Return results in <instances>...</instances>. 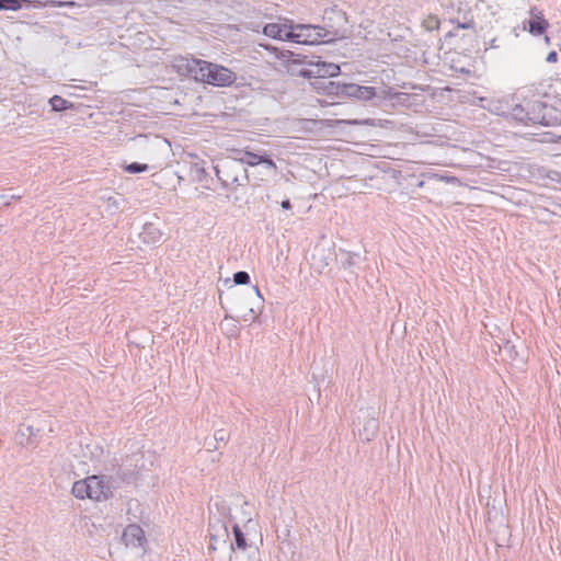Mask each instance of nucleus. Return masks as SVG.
<instances>
[{
	"label": "nucleus",
	"mask_w": 561,
	"mask_h": 561,
	"mask_svg": "<svg viewBox=\"0 0 561 561\" xmlns=\"http://www.w3.org/2000/svg\"><path fill=\"white\" fill-rule=\"evenodd\" d=\"M210 539H211V540H215V539H216V536H215V535H213V534H210Z\"/></svg>",
	"instance_id": "nucleus-44"
},
{
	"label": "nucleus",
	"mask_w": 561,
	"mask_h": 561,
	"mask_svg": "<svg viewBox=\"0 0 561 561\" xmlns=\"http://www.w3.org/2000/svg\"><path fill=\"white\" fill-rule=\"evenodd\" d=\"M142 459V455L133 454L124 459V462L117 469V478L126 484L135 483L140 478V469L144 467L138 465Z\"/></svg>",
	"instance_id": "nucleus-8"
},
{
	"label": "nucleus",
	"mask_w": 561,
	"mask_h": 561,
	"mask_svg": "<svg viewBox=\"0 0 561 561\" xmlns=\"http://www.w3.org/2000/svg\"><path fill=\"white\" fill-rule=\"evenodd\" d=\"M230 433L224 428L215 431L214 440L215 443H228Z\"/></svg>",
	"instance_id": "nucleus-29"
},
{
	"label": "nucleus",
	"mask_w": 561,
	"mask_h": 561,
	"mask_svg": "<svg viewBox=\"0 0 561 561\" xmlns=\"http://www.w3.org/2000/svg\"><path fill=\"white\" fill-rule=\"evenodd\" d=\"M149 165L140 162H131L123 165V170L130 174H138L148 171Z\"/></svg>",
	"instance_id": "nucleus-24"
},
{
	"label": "nucleus",
	"mask_w": 561,
	"mask_h": 561,
	"mask_svg": "<svg viewBox=\"0 0 561 561\" xmlns=\"http://www.w3.org/2000/svg\"><path fill=\"white\" fill-rule=\"evenodd\" d=\"M510 350H511V353L517 354V351H515V346L514 345H511Z\"/></svg>",
	"instance_id": "nucleus-39"
},
{
	"label": "nucleus",
	"mask_w": 561,
	"mask_h": 561,
	"mask_svg": "<svg viewBox=\"0 0 561 561\" xmlns=\"http://www.w3.org/2000/svg\"><path fill=\"white\" fill-rule=\"evenodd\" d=\"M162 232L160 228L153 222H146L139 233V238L146 244H154L160 241Z\"/></svg>",
	"instance_id": "nucleus-17"
},
{
	"label": "nucleus",
	"mask_w": 561,
	"mask_h": 561,
	"mask_svg": "<svg viewBox=\"0 0 561 561\" xmlns=\"http://www.w3.org/2000/svg\"><path fill=\"white\" fill-rule=\"evenodd\" d=\"M439 25L440 21L435 14H428L422 22V26L428 32L438 30Z\"/></svg>",
	"instance_id": "nucleus-25"
},
{
	"label": "nucleus",
	"mask_w": 561,
	"mask_h": 561,
	"mask_svg": "<svg viewBox=\"0 0 561 561\" xmlns=\"http://www.w3.org/2000/svg\"><path fill=\"white\" fill-rule=\"evenodd\" d=\"M48 103L54 112H64L73 108V104L60 95H53Z\"/></svg>",
	"instance_id": "nucleus-21"
},
{
	"label": "nucleus",
	"mask_w": 561,
	"mask_h": 561,
	"mask_svg": "<svg viewBox=\"0 0 561 561\" xmlns=\"http://www.w3.org/2000/svg\"><path fill=\"white\" fill-rule=\"evenodd\" d=\"M314 81L311 82L312 88L319 93L327 95V82L330 81L327 78L323 77H312Z\"/></svg>",
	"instance_id": "nucleus-26"
},
{
	"label": "nucleus",
	"mask_w": 561,
	"mask_h": 561,
	"mask_svg": "<svg viewBox=\"0 0 561 561\" xmlns=\"http://www.w3.org/2000/svg\"><path fill=\"white\" fill-rule=\"evenodd\" d=\"M221 297H222V291H221V290H219V304H220V306L224 308V305H222V298H221Z\"/></svg>",
	"instance_id": "nucleus-37"
},
{
	"label": "nucleus",
	"mask_w": 561,
	"mask_h": 561,
	"mask_svg": "<svg viewBox=\"0 0 561 561\" xmlns=\"http://www.w3.org/2000/svg\"><path fill=\"white\" fill-rule=\"evenodd\" d=\"M249 313H251V314H252V321H253V322H260V320H259V318H260V312H256V311L254 310V308H250Z\"/></svg>",
	"instance_id": "nucleus-31"
},
{
	"label": "nucleus",
	"mask_w": 561,
	"mask_h": 561,
	"mask_svg": "<svg viewBox=\"0 0 561 561\" xmlns=\"http://www.w3.org/2000/svg\"><path fill=\"white\" fill-rule=\"evenodd\" d=\"M204 60L198 58L178 57L173 61V68L175 71L183 77L191 78L196 82L199 81V77L203 76L202 67Z\"/></svg>",
	"instance_id": "nucleus-9"
},
{
	"label": "nucleus",
	"mask_w": 561,
	"mask_h": 561,
	"mask_svg": "<svg viewBox=\"0 0 561 561\" xmlns=\"http://www.w3.org/2000/svg\"><path fill=\"white\" fill-rule=\"evenodd\" d=\"M430 180H435V181H443V180H446L447 182L449 181H454L456 180L455 178H447V176H437V175H434L432 178H430Z\"/></svg>",
	"instance_id": "nucleus-34"
},
{
	"label": "nucleus",
	"mask_w": 561,
	"mask_h": 561,
	"mask_svg": "<svg viewBox=\"0 0 561 561\" xmlns=\"http://www.w3.org/2000/svg\"><path fill=\"white\" fill-rule=\"evenodd\" d=\"M377 430L378 422L375 419L368 420L364 426V432L367 433L368 431H371V433L370 435H366L364 439L367 442L371 440L375 437Z\"/></svg>",
	"instance_id": "nucleus-27"
},
{
	"label": "nucleus",
	"mask_w": 561,
	"mask_h": 561,
	"mask_svg": "<svg viewBox=\"0 0 561 561\" xmlns=\"http://www.w3.org/2000/svg\"><path fill=\"white\" fill-rule=\"evenodd\" d=\"M378 96H379V94L375 87L359 85L356 83H346L344 99H355L358 101H370Z\"/></svg>",
	"instance_id": "nucleus-13"
},
{
	"label": "nucleus",
	"mask_w": 561,
	"mask_h": 561,
	"mask_svg": "<svg viewBox=\"0 0 561 561\" xmlns=\"http://www.w3.org/2000/svg\"><path fill=\"white\" fill-rule=\"evenodd\" d=\"M232 533H233L234 541L231 542V549L237 548L240 550H245L248 547L247 538H245L244 533L242 531V529L240 528V526L238 524H234L232 526Z\"/></svg>",
	"instance_id": "nucleus-22"
},
{
	"label": "nucleus",
	"mask_w": 561,
	"mask_h": 561,
	"mask_svg": "<svg viewBox=\"0 0 561 561\" xmlns=\"http://www.w3.org/2000/svg\"><path fill=\"white\" fill-rule=\"evenodd\" d=\"M251 282L250 274L245 271H239L233 274L234 285H248Z\"/></svg>",
	"instance_id": "nucleus-28"
},
{
	"label": "nucleus",
	"mask_w": 561,
	"mask_h": 561,
	"mask_svg": "<svg viewBox=\"0 0 561 561\" xmlns=\"http://www.w3.org/2000/svg\"><path fill=\"white\" fill-rule=\"evenodd\" d=\"M111 479L106 476L96 474L88 477V481L91 484L90 500L101 502L111 499L113 496Z\"/></svg>",
	"instance_id": "nucleus-11"
},
{
	"label": "nucleus",
	"mask_w": 561,
	"mask_h": 561,
	"mask_svg": "<svg viewBox=\"0 0 561 561\" xmlns=\"http://www.w3.org/2000/svg\"><path fill=\"white\" fill-rule=\"evenodd\" d=\"M197 172H199L202 174H206V171H205V169L203 167L201 169H197Z\"/></svg>",
	"instance_id": "nucleus-41"
},
{
	"label": "nucleus",
	"mask_w": 561,
	"mask_h": 561,
	"mask_svg": "<svg viewBox=\"0 0 561 561\" xmlns=\"http://www.w3.org/2000/svg\"><path fill=\"white\" fill-rule=\"evenodd\" d=\"M293 28H295V37L290 42L305 45L329 44L327 36H322L323 31L320 25L294 23Z\"/></svg>",
	"instance_id": "nucleus-6"
},
{
	"label": "nucleus",
	"mask_w": 561,
	"mask_h": 561,
	"mask_svg": "<svg viewBox=\"0 0 561 561\" xmlns=\"http://www.w3.org/2000/svg\"><path fill=\"white\" fill-rule=\"evenodd\" d=\"M122 538L126 546L141 547L146 542L144 529L136 524L128 525L124 529Z\"/></svg>",
	"instance_id": "nucleus-14"
},
{
	"label": "nucleus",
	"mask_w": 561,
	"mask_h": 561,
	"mask_svg": "<svg viewBox=\"0 0 561 561\" xmlns=\"http://www.w3.org/2000/svg\"><path fill=\"white\" fill-rule=\"evenodd\" d=\"M221 527L224 528V531H225V534L227 535V534H228V531H227V527H226L225 525H221Z\"/></svg>",
	"instance_id": "nucleus-43"
},
{
	"label": "nucleus",
	"mask_w": 561,
	"mask_h": 561,
	"mask_svg": "<svg viewBox=\"0 0 561 561\" xmlns=\"http://www.w3.org/2000/svg\"><path fill=\"white\" fill-rule=\"evenodd\" d=\"M358 253L340 249V264L342 268L351 270L358 263Z\"/></svg>",
	"instance_id": "nucleus-20"
},
{
	"label": "nucleus",
	"mask_w": 561,
	"mask_h": 561,
	"mask_svg": "<svg viewBox=\"0 0 561 561\" xmlns=\"http://www.w3.org/2000/svg\"><path fill=\"white\" fill-rule=\"evenodd\" d=\"M450 22L453 24H456V26L446 34V38L457 36L459 30L471 31L473 37L477 35L476 22L473 20V16L470 14V12H467L463 15V21L451 19Z\"/></svg>",
	"instance_id": "nucleus-15"
},
{
	"label": "nucleus",
	"mask_w": 561,
	"mask_h": 561,
	"mask_svg": "<svg viewBox=\"0 0 561 561\" xmlns=\"http://www.w3.org/2000/svg\"><path fill=\"white\" fill-rule=\"evenodd\" d=\"M253 290H254V293H255L256 297H257V298L261 300V302L263 304L264 298H263V296L261 295L260 288H259L257 286H253Z\"/></svg>",
	"instance_id": "nucleus-35"
},
{
	"label": "nucleus",
	"mask_w": 561,
	"mask_h": 561,
	"mask_svg": "<svg viewBox=\"0 0 561 561\" xmlns=\"http://www.w3.org/2000/svg\"><path fill=\"white\" fill-rule=\"evenodd\" d=\"M507 115L524 125H561V111L546 103L539 94L516 98Z\"/></svg>",
	"instance_id": "nucleus-1"
},
{
	"label": "nucleus",
	"mask_w": 561,
	"mask_h": 561,
	"mask_svg": "<svg viewBox=\"0 0 561 561\" xmlns=\"http://www.w3.org/2000/svg\"><path fill=\"white\" fill-rule=\"evenodd\" d=\"M280 206H282L283 209H286V210H289L293 207L291 203H290V199H288V198L282 201Z\"/></svg>",
	"instance_id": "nucleus-32"
},
{
	"label": "nucleus",
	"mask_w": 561,
	"mask_h": 561,
	"mask_svg": "<svg viewBox=\"0 0 561 561\" xmlns=\"http://www.w3.org/2000/svg\"><path fill=\"white\" fill-rule=\"evenodd\" d=\"M213 168L224 188L237 191L239 187H245L250 182L247 167H243L231 152L219 159Z\"/></svg>",
	"instance_id": "nucleus-3"
},
{
	"label": "nucleus",
	"mask_w": 561,
	"mask_h": 561,
	"mask_svg": "<svg viewBox=\"0 0 561 561\" xmlns=\"http://www.w3.org/2000/svg\"><path fill=\"white\" fill-rule=\"evenodd\" d=\"M559 50L561 51V45L559 46Z\"/></svg>",
	"instance_id": "nucleus-45"
},
{
	"label": "nucleus",
	"mask_w": 561,
	"mask_h": 561,
	"mask_svg": "<svg viewBox=\"0 0 561 561\" xmlns=\"http://www.w3.org/2000/svg\"><path fill=\"white\" fill-rule=\"evenodd\" d=\"M510 350H511V353L517 354V351H515V346L514 345H511Z\"/></svg>",
	"instance_id": "nucleus-40"
},
{
	"label": "nucleus",
	"mask_w": 561,
	"mask_h": 561,
	"mask_svg": "<svg viewBox=\"0 0 561 561\" xmlns=\"http://www.w3.org/2000/svg\"><path fill=\"white\" fill-rule=\"evenodd\" d=\"M500 46L501 45H500V43H499L496 37L490 39V42H489V47L490 48H499Z\"/></svg>",
	"instance_id": "nucleus-33"
},
{
	"label": "nucleus",
	"mask_w": 561,
	"mask_h": 561,
	"mask_svg": "<svg viewBox=\"0 0 561 561\" xmlns=\"http://www.w3.org/2000/svg\"><path fill=\"white\" fill-rule=\"evenodd\" d=\"M283 22L267 23L263 26V34L279 41L290 42L295 37V28H293L294 21L289 19H282Z\"/></svg>",
	"instance_id": "nucleus-10"
},
{
	"label": "nucleus",
	"mask_w": 561,
	"mask_h": 561,
	"mask_svg": "<svg viewBox=\"0 0 561 561\" xmlns=\"http://www.w3.org/2000/svg\"><path fill=\"white\" fill-rule=\"evenodd\" d=\"M202 73L198 82L217 88L231 87L237 80V73L231 69L207 60H204Z\"/></svg>",
	"instance_id": "nucleus-5"
},
{
	"label": "nucleus",
	"mask_w": 561,
	"mask_h": 561,
	"mask_svg": "<svg viewBox=\"0 0 561 561\" xmlns=\"http://www.w3.org/2000/svg\"><path fill=\"white\" fill-rule=\"evenodd\" d=\"M71 493L75 497L80 500L90 499L91 484L88 481V477L76 481L72 485Z\"/></svg>",
	"instance_id": "nucleus-18"
},
{
	"label": "nucleus",
	"mask_w": 561,
	"mask_h": 561,
	"mask_svg": "<svg viewBox=\"0 0 561 561\" xmlns=\"http://www.w3.org/2000/svg\"><path fill=\"white\" fill-rule=\"evenodd\" d=\"M322 21L323 25H320L323 31L322 36H327L328 43L345 37L347 16L343 10L336 5L325 9Z\"/></svg>",
	"instance_id": "nucleus-4"
},
{
	"label": "nucleus",
	"mask_w": 561,
	"mask_h": 561,
	"mask_svg": "<svg viewBox=\"0 0 561 561\" xmlns=\"http://www.w3.org/2000/svg\"><path fill=\"white\" fill-rule=\"evenodd\" d=\"M24 0H0V11H19Z\"/></svg>",
	"instance_id": "nucleus-23"
},
{
	"label": "nucleus",
	"mask_w": 561,
	"mask_h": 561,
	"mask_svg": "<svg viewBox=\"0 0 561 561\" xmlns=\"http://www.w3.org/2000/svg\"><path fill=\"white\" fill-rule=\"evenodd\" d=\"M277 58L287 64L288 71H290L291 75L307 79H311L312 77L330 79L339 76L341 71L339 65L323 61L320 56L309 58L308 55L283 49L277 55Z\"/></svg>",
	"instance_id": "nucleus-2"
},
{
	"label": "nucleus",
	"mask_w": 561,
	"mask_h": 561,
	"mask_svg": "<svg viewBox=\"0 0 561 561\" xmlns=\"http://www.w3.org/2000/svg\"><path fill=\"white\" fill-rule=\"evenodd\" d=\"M346 82H339V81H328L325 89H327V96L332 99H344Z\"/></svg>",
	"instance_id": "nucleus-19"
},
{
	"label": "nucleus",
	"mask_w": 561,
	"mask_h": 561,
	"mask_svg": "<svg viewBox=\"0 0 561 561\" xmlns=\"http://www.w3.org/2000/svg\"><path fill=\"white\" fill-rule=\"evenodd\" d=\"M2 198H10V199H21L22 196L21 195H10V196H7V195H2Z\"/></svg>",
	"instance_id": "nucleus-36"
},
{
	"label": "nucleus",
	"mask_w": 561,
	"mask_h": 561,
	"mask_svg": "<svg viewBox=\"0 0 561 561\" xmlns=\"http://www.w3.org/2000/svg\"><path fill=\"white\" fill-rule=\"evenodd\" d=\"M230 152L234 154L240 162H242L243 167H256L262 164L270 171H276L277 169L276 163L265 150L252 152L242 149H230Z\"/></svg>",
	"instance_id": "nucleus-7"
},
{
	"label": "nucleus",
	"mask_w": 561,
	"mask_h": 561,
	"mask_svg": "<svg viewBox=\"0 0 561 561\" xmlns=\"http://www.w3.org/2000/svg\"><path fill=\"white\" fill-rule=\"evenodd\" d=\"M378 98L389 100L392 104H399L402 106H409L411 104V95L409 93L393 91L392 88L381 89Z\"/></svg>",
	"instance_id": "nucleus-16"
},
{
	"label": "nucleus",
	"mask_w": 561,
	"mask_h": 561,
	"mask_svg": "<svg viewBox=\"0 0 561 561\" xmlns=\"http://www.w3.org/2000/svg\"><path fill=\"white\" fill-rule=\"evenodd\" d=\"M530 19L524 21V30H527L534 36H540L546 33L549 27L548 21L545 19L542 11L533 7L529 11Z\"/></svg>",
	"instance_id": "nucleus-12"
},
{
	"label": "nucleus",
	"mask_w": 561,
	"mask_h": 561,
	"mask_svg": "<svg viewBox=\"0 0 561 561\" xmlns=\"http://www.w3.org/2000/svg\"><path fill=\"white\" fill-rule=\"evenodd\" d=\"M510 350H511V353L517 354V351H515V346L514 345H511Z\"/></svg>",
	"instance_id": "nucleus-38"
},
{
	"label": "nucleus",
	"mask_w": 561,
	"mask_h": 561,
	"mask_svg": "<svg viewBox=\"0 0 561 561\" xmlns=\"http://www.w3.org/2000/svg\"><path fill=\"white\" fill-rule=\"evenodd\" d=\"M425 184H426V182H425V181H420V182H419V184H417V186H419V187H422V186H424Z\"/></svg>",
	"instance_id": "nucleus-42"
},
{
	"label": "nucleus",
	"mask_w": 561,
	"mask_h": 561,
	"mask_svg": "<svg viewBox=\"0 0 561 561\" xmlns=\"http://www.w3.org/2000/svg\"><path fill=\"white\" fill-rule=\"evenodd\" d=\"M557 60H558L557 51H554V50L549 51L546 57V61L552 64V62H557Z\"/></svg>",
	"instance_id": "nucleus-30"
}]
</instances>
